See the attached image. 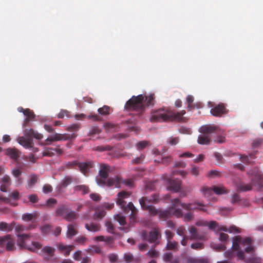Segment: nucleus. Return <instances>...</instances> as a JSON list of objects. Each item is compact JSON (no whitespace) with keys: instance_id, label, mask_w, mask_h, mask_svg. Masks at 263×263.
Wrapping results in <instances>:
<instances>
[{"instance_id":"1","label":"nucleus","mask_w":263,"mask_h":263,"mask_svg":"<svg viewBox=\"0 0 263 263\" xmlns=\"http://www.w3.org/2000/svg\"><path fill=\"white\" fill-rule=\"evenodd\" d=\"M108 171V166L106 165H102L100 171V175L101 177V180L100 181H98V184L99 185L107 184L108 185H115V186L117 187H120L122 183H125L128 185H132V182L128 180L126 182H123L121 181L120 178L118 177H116L114 178L108 179L106 181L105 180L107 177Z\"/></svg>"},{"instance_id":"2","label":"nucleus","mask_w":263,"mask_h":263,"mask_svg":"<svg viewBox=\"0 0 263 263\" xmlns=\"http://www.w3.org/2000/svg\"><path fill=\"white\" fill-rule=\"evenodd\" d=\"M232 246L233 249L237 251V255L240 258H243L242 251L250 252L253 249L250 238H241L238 236L234 238Z\"/></svg>"},{"instance_id":"3","label":"nucleus","mask_w":263,"mask_h":263,"mask_svg":"<svg viewBox=\"0 0 263 263\" xmlns=\"http://www.w3.org/2000/svg\"><path fill=\"white\" fill-rule=\"evenodd\" d=\"M18 245L22 248H25L29 250L37 252L41 247V245L36 242H30L27 235L19 237Z\"/></svg>"},{"instance_id":"4","label":"nucleus","mask_w":263,"mask_h":263,"mask_svg":"<svg viewBox=\"0 0 263 263\" xmlns=\"http://www.w3.org/2000/svg\"><path fill=\"white\" fill-rule=\"evenodd\" d=\"M144 106V97L142 95L133 97L126 104L127 108L139 109Z\"/></svg>"},{"instance_id":"5","label":"nucleus","mask_w":263,"mask_h":263,"mask_svg":"<svg viewBox=\"0 0 263 263\" xmlns=\"http://www.w3.org/2000/svg\"><path fill=\"white\" fill-rule=\"evenodd\" d=\"M172 116L171 113L164 110H159L154 112L151 116L152 121H164Z\"/></svg>"},{"instance_id":"6","label":"nucleus","mask_w":263,"mask_h":263,"mask_svg":"<svg viewBox=\"0 0 263 263\" xmlns=\"http://www.w3.org/2000/svg\"><path fill=\"white\" fill-rule=\"evenodd\" d=\"M129 196V194L124 191L119 193L117 199V204L120 205L121 208H124V199L128 198Z\"/></svg>"},{"instance_id":"7","label":"nucleus","mask_w":263,"mask_h":263,"mask_svg":"<svg viewBox=\"0 0 263 263\" xmlns=\"http://www.w3.org/2000/svg\"><path fill=\"white\" fill-rule=\"evenodd\" d=\"M4 244L6 245L7 249L11 250L13 249V242L11 239L9 237H0V246Z\"/></svg>"},{"instance_id":"8","label":"nucleus","mask_w":263,"mask_h":263,"mask_svg":"<svg viewBox=\"0 0 263 263\" xmlns=\"http://www.w3.org/2000/svg\"><path fill=\"white\" fill-rule=\"evenodd\" d=\"M226 109L222 105H218L211 110V114L215 116H220L226 112Z\"/></svg>"},{"instance_id":"9","label":"nucleus","mask_w":263,"mask_h":263,"mask_svg":"<svg viewBox=\"0 0 263 263\" xmlns=\"http://www.w3.org/2000/svg\"><path fill=\"white\" fill-rule=\"evenodd\" d=\"M217 129L216 127L214 126H204L200 128V132L202 134L208 135L216 130Z\"/></svg>"},{"instance_id":"10","label":"nucleus","mask_w":263,"mask_h":263,"mask_svg":"<svg viewBox=\"0 0 263 263\" xmlns=\"http://www.w3.org/2000/svg\"><path fill=\"white\" fill-rule=\"evenodd\" d=\"M198 142L200 144H208L210 143V139L208 135L202 134L199 136Z\"/></svg>"},{"instance_id":"11","label":"nucleus","mask_w":263,"mask_h":263,"mask_svg":"<svg viewBox=\"0 0 263 263\" xmlns=\"http://www.w3.org/2000/svg\"><path fill=\"white\" fill-rule=\"evenodd\" d=\"M157 199L156 198L154 199H147V198H142L140 200V203L142 207L144 209H147L149 208V205L147 204V203L149 202H153V201H156Z\"/></svg>"},{"instance_id":"12","label":"nucleus","mask_w":263,"mask_h":263,"mask_svg":"<svg viewBox=\"0 0 263 263\" xmlns=\"http://www.w3.org/2000/svg\"><path fill=\"white\" fill-rule=\"evenodd\" d=\"M10 184V179L8 176H4L2 179V182L1 186V189L2 191L5 192L6 187Z\"/></svg>"},{"instance_id":"13","label":"nucleus","mask_w":263,"mask_h":263,"mask_svg":"<svg viewBox=\"0 0 263 263\" xmlns=\"http://www.w3.org/2000/svg\"><path fill=\"white\" fill-rule=\"evenodd\" d=\"M220 229L224 232L238 233L240 232L239 229L235 226H232L229 229L225 227H222Z\"/></svg>"},{"instance_id":"14","label":"nucleus","mask_w":263,"mask_h":263,"mask_svg":"<svg viewBox=\"0 0 263 263\" xmlns=\"http://www.w3.org/2000/svg\"><path fill=\"white\" fill-rule=\"evenodd\" d=\"M6 154L13 159H16L18 156L17 152L14 149L8 148L6 151Z\"/></svg>"},{"instance_id":"15","label":"nucleus","mask_w":263,"mask_h":263,"mask_svg":"<svg viewBox=\"0 0 263 263\" xmlns=\"http://www.w3.org/2000/svg\"><path fill=\"white\" fill-rule=\"evenodd\" d=\"M17 140L18 143L24 147H28L30 145V141L24 137L20 138Z\"/></svg>"},{"instance_id":"16","label":"nucleus","mask_w":263,"mask_h":263,"mask_svg":"<svg viewBox=\"0 0 263 263\" xmlns=\"http://www.w3.org/2000/svg\"><path fill=\"white\" fill-rule=\"evenodd\" d=\"M212 190L217 194H221L226 192L224 189L220 186H214Z\"/></svg>"},{"instance_id":"17","label":"nucleus","mask_w":263,"mask_h":263,"mask_svg":"<svg viewBox=\"0 0 263 263\" xmlns=\"http://www.w3.org/2000/svg\"><path fill=\"white\" fill-rule=\"evenodd\" d=\"M154 100V97L152 95H149L146 96L144 100V105L151 104Z\"/></svg>"},{"instance_id":"18","label":"nucleus","mask_w":263,"mask_h":263,"mask_svg":"<svg viewBox=\"0 0 263 263\" xmlns=\"http://www.w3.org/2000/svg\"><path fill=\"white\" fill-rule=\"evenodd\" d=\"M18 110L20 111H23V112L24 115L26 116H27L29 118H31V117H33V113L28 109L23 110L22 108H19Z\"/></svg>"},{"instance_id":"19","label":"nucleus","mask_w":263,"mask_h":263,"mask_svg":"<svg viewBox=\"0 0 263 263\" xmlns=\"http://www.w3.org/2000/svg\"><path fill=\"white\" fill-rule=\"evenodd\" d=\"M29 134L36 139H41L42 138V136L40 134L34 132L32 129L29 131Z\"/></svg>"},{"instance_id":"20","label":"nucleus","mask_w":263,"mask_h":263,"mask_svg":"<svg viewBox=\"0 0 263 263\" xmlns=\"http://www.w3.org/2000/svg\"><path fill=\"white\" fill-rule=\"evenodd\" d=\"M199 170L198 167L195 166H193L191 169V173L194 176H197L199 174Z\"/></svg>"},{"instance_id":"21","label":"nucleus","mask_w":263,"mask_h":263,"mask_svg":"<svg viewBox=\"0 0 263 263\" xmlns=\"http://www.w3.org/2000/svg\"><path fill=\"white\" fill-rule=\"evenodd\" d=\"M67 233L70 236L74 235L76 233L75 228L73 226H69L68 228Z\"/></svg>"},{"instance_id":"22","label":"nucleus","mask_w":263,"mask_h":263,"mask_svg":"<svg viewBox=\"0 0 263 263\" xmlns=\"http://www.w3.org/2000/svg\"><path fill=\"white\" fill-rule=\"evenodd\" d=\"M108 107L107 106H104L103 108H100L98 109V111L100 114L102 115H106L109 113Z\"/></svg>"},{"instance_id":"23","label":"nucleus","mask_w":263,"mask_h":263,"mask_svg":"<svg viewBox=\"0 0 263 263\" xmlns=\"http://www.w3.org/2000/svg\"><path fill=\"white\" fill-rule=\"evenodd\" d=\"M116 219L118 220L120 224L123 225L125 224V218L123 216L120 215H117L116 216Z\"/></svg>"},{"instance_id":"24","label":"nucleus","mask_w":263,"mask_h":263,"mask_svg":"<svg viewBox=\"0 0 263 263\" xmlns=\"http://www.w3.org/2000/svg\"><path fill=\"white\" fill-rule=\"evenodd\" d=\"M79 167L81 170V171L83 173H85L87 171L88 168V165L85 163H81L79 165Z\"/></svg>"},{"instance_id":"25","label":"nucleus","mask_w":263,"mask_h":263,"mask_svg":"<svg viewBox=\"0 0 263 263\" xmlns=\"http://www.w3.org/2000/svg\"><path fill=\"white\" fill-rule=\"evenodd\" d=\"M228 235L224 232H220L219 234V239L221 241H224L228 238Z\"/></svg>"},{"instance_id":"26","label":"nucleus","mask_w":263,"mask_h":263,"mask_svg":"<svg viewBox=\"0 0 263 263\" xmlns=\"http://www.w3.org/2000/svg\"><path fill=\"white\" fill-rule=\"evenodd\" d=\"M59 248L61 250H65L66 253L67 254H68L71 250V247H70V246H65L63 245H60Z\"/></svg>"},{"instance_id":"27","label":"nucleus","mask_w":263,"mask_h":263,"mask_svg":"<svg viewBox=\"0 0 263 263\" xmlns=\"http://www.w3.org/2000/svg\"><path fill=\"white\" fill-rule=\"evenodd\" d=\"M186 100L188 104V107H190L191 106V104L194 101V97L192 96L189 95L186 97Z\"/></svg>"},{"instance_id":"28","label":"nucleus","mask_w":263,"mask_h":263,"mask_svg":"<svg viewBox=\"0 0 263 263\" xmlns=\"http://www.w3.org/2000/svg\"><path fill=\"white\" fill-rule=\"evenodd\" d=\"M37 180V178L35 177H32L30 179L29 183H28V186L31 187L33 184H34Z\"/></svg>"},{"instance_id":"29","label":"nucleus","mask_w":263,"mask_h":263,"mask_svg":"<svg viewBox=\"0 0 263 263\" xmlns=\"http://www.w3.org/2000/svg\"><path fill=\"white\" fill-rule=\"evenodd\" d=\"M12 174L15 177H17L21 175V173L20 170L15 168L12 170Z\"/></svg>"},{"instance_id":"30","label":"nucleus","mask_w":263,"mask_h":263,"mask_svg":"<svg viewBox=\"0 0 263 263\" xmlns=\"http://www.w3.org/2000/svg\"><path fill=\"white\" fill-rule=\"evenodd\" d=\"M88 230L91 231H96L98 230V227L93 224H91L90 226H87Z\"/></svg>"},{"instance_id":"31","label":"nucleus","mask_w":263,"mask_h":263,"mask_svg":"<svg viewBox=\"0 0 263 263\" xmlns=\"http://www.w3.org/2000/svg\"><path fill=\"white\" fill-rule=\"evenodd\" d=\"M8 228V225L6 223L1 222L0 223V230L2 231L7 230Z\"/></svg>"},{"instance_id":"32","label":"nucleus","mask_w":263,"mask_h":263,"mask_svg":"<svg viewBox=\"0 0 263 263\" xmlns=\"http://www.w3.org/2000/svg\"><path fill=\"white\" fill-rule=\"evenodd\" d=\"M51 186H50L49 185H45L43 187V191L44 193H47L51 192Z\"/></svg>"},{"instance_id":"33","label":"nucleus","mask_w":263,"mask_h":263,"mask_svg":"<svg viewBox=\"0 0 263 263\" xmlns=\"http://www.w3.org/2000/svg\"><path fill=\"white\" fill-rule=\"evenodd\" d=\"M23 219L25 220H31L33 218V215L31 214H25L23 216Z\"/></svg>"},{"instance_id":"34","label":"nucleus","mask_w":263,"mask_h":263,"mask_svg":"<svg viewBox=\"0 0 263 263\" xmlns=\"http://www.w3.org/2000/svg\"><path fill=\"white\" fill-rule=\"evenodd\" d=\"M44 251L49 254H51L53 252V249L49 247H46L44 248Z\"/></svg>"},{"instance_id":"35","label":"nucleus","mask_w":263,"mask_h":263,"mask_svg":"<svg viewBox=\"0 0 263 263\" xmlns=\"http://www.w3.org/2000/svg\"><path fill=\"white\" fill-rule=\"evenodd\" d=\"M158 233L156 232H154L151 233V236L152 237L151 240L154 241L155 240H156L158 237Z\"/></svg>"},{"instance_id":"36","label":"nucleus","mask_w":263,"mask_h":263,"mask_svg":"<svg viewBox=\"0 0 263 263\" xmlns=\"http://www.w3.org/2000/svg\"><path fill=\"white\" fill-rule=\"evenodd\" d=\"M203 207V206L202 205H201V204H200L199 203H198L197 207H193L192 206L190 205V206L188 208L190 210H192V209H194L197 208V209H200L201 210H204V208Z\"/></svg>"},{"instance_id":"37","label":"nucleus","mask_w":263,"mask_h":263,"mask_svg":"<svg viewBox=\"0 0 263 263\" xmlns=\"http://www.w3.org/2000/svg\"><path fill=\"white\" fill-rule=\"evenodd\" d=\"M30 201L32 202H35L37 200L36 197L35 195H31L29 196Z\"/></svg>"},{"instance_id":"38","label":"nucleus","mask_w":263,"mask_h":263,"mask_svg":"<svg viewBox=\"0 0 263 263\" xmlns=\"http://www.w3.org/2000/svg\"><path fill=\"white\" fill-rule=\"evenodd\" d=\"M184 113H185V112L184 111H182L180 114H177V115H175L174 116V117L175 119L180 120L181 119V115H183Z\"/></svg>"},{"instance_id":"39","label":"nucleus","mask_w":263,"mask_h":263,"mask_svg":"<svg viewBox=\"0 0 263 263\" xmlns=\"http://www.w3.org/2000/svg\"><path fill=\"white\" fill-rule=\"evenodd\" d=\"M203 159V156L202 155H200L197 157L196 159H195L194 161L195 162H199L200 161H202Z\"/></svg>"},{"instance_id":"40","label":"nucleus","mask_w":263,"mask_h":263,"mask_svg":"<svg viewBox=\"0 0 263 263\" xmlns=\"http://www.w3.org/2000/svg\"><path fill=\"white\" fill-rule=\"evenodd\" d=\"M192 156V154L189 152L184 153L180 155V157H191Z\"/></svg>"},{"instance_id":"41","label":"nucleus","mask_w":263,"mask_h":263,"mask_svg":"<svg viewBox=\"0 0 263 263\" xmlns=\"http://www.w3.org/2000/svg\"><path fill=\"white\" fill-rule=\"evenodd\" d=\"M90 197L92 199L94 200H98L99 199V196L98 195L96 194H92L90 195Z\"/></svg>"},{"instance_id":"42","label":"nucleus","mask_w":263,"mask_h":263,"mask_svg":"<svg viewBox=\"0 0 263 263\" xmlns=\"http://www.w3.org/2000/svg\"><path fill=\"white\" fill-rule=\"evenodd\" d=\"M128 208L132 211V213L133 214L135 211V207L134 206L133 204L131 203H129L127 205Z\"/></svg>"},{"instance_id":"43","label":"nucleus","mask_w":263,"mask_h":263,"mask_svg":"<svg viewBox=\"0 0 263 263\" xmlns=\"http://www.w3.org/2000/svg\"><path fill=\"white\" fill-rule=\"evenodd\" d=\"M216 141L218 143H222L225 141V138L223 136L219 137L217 138Z\"/></svg>"},{"instance_id":"44","label":"nucleus","mask_w":263,"mask_h":263,"mask_svg":"<svg viewBox=\"0 0 263 263\" xmlns=\"http://www.w3.org/2000/svg\"><path fill=\"white\" fill-rule=\"evenodd\" d=\"M177 142H178V139L175 138H172L170 140V143L173 145L176 144V143H177Z\"/></svg>"},{"instance_id":"45","label":"nucleus","mask_w":263,"mask_h":263,"mask_svg":"<svg viewBox=\"0 0 263 263\" xmlns=\"http://www.w3.org/2000/svg\"><path fill=\"white\" fill-rule=\"evenodd\" d=\"M125 260L130 261L132 258V256L130 254H125L124 255Z\"/></svg>"},{"instance_id":"46","label":"nucleus","mask_w":263,"mask_h":263,"mask_svg":"<svg viewBox=\"0 0 263 263\" xmlns=\"http://www.w3.org/2000/svg\"><path fill=\"white\" fill-rule=\"evenodd\" d=\"M3 140L4 142H9L10 140V136L8 135H4L3 138Z\"/></svg>"},{"instance_id":"47","label":"nucleus","mask_w":263,"mask_h":263,"mask_svg":"<svg viewBox=\"0 0 263 263\" xmlns=\"http://www.w3.org/2000/svg\"><path fill=\"white\" fill-rule=\"evenodd\" d=\"M109 259L111 261L113 262L117 259V256L114 254H111L109 256Z\"/></svg>"},{"instance_id":"48","label":"nucleus","mask_w":263,"mask_h":263,"mask_svg":"<svg viewBox=\"0 0 263 263\" xmlns=\"http://www.w3.org/2000/svg\"><path fill=\"white\" fill-rule=\"evenodd\" d=\"M81 252H79V251L76 252L74 254V259L76 260H78L79 257L81 255Z\"/></svg>"},{"instance_id":"49","label":"nucleus","mask_w":263,"mask_h":263,"mask_svg":"<svg viewBox=\"0 0 263 263\" xmlns=\"http://www.w3.org/2000/svg\"><path fill=\"white\" fill-rule=\"evenodd\" d=\"M201 244L199 243H196L192 245V248L194 249H198L201 247Z\"/></svg>"},{"instance_id":"50","label":"nucleus","mask_w":263,"mask_h":263,"mask_svg":"<svg viewBox=\"0 0 263 263\" xmlns=\"http://www.w3.org/2000/svg\"><path fill=\"white\" fill-rule=\"evenodd\" d=\"M80 189L83 191L84 194L88 192V188L85 186H81Z\"/></svg>"},{"instance_id":"51","label":"nucleus","mask_w":263,"mask_h":263,"mask_svg":"<svg viewBox=\"0 0 263 263\" xmlns=\"http://www.w3.org/2000/svg\"><path fill=\"white\" fill-rule=\"evenodd\" d=\"M167 247L170 249H173L175 247V244L172 242H170L167 244Z\"/></svg>"},{"instance_id":"52","label":"nucleus","mask_w":263,"mask_h":263,"mask_svg":"<svg viewBox=\"0 0 263 263\" xmlns=\"http://www.w3.org/2000/svg\"><path fill=\"white\" fill-rule=\"evenodd\" d=\"M11 196L13 198L16 199L18 197V193L17 192H14L12 193Z\"/></svg>"},{"instance_id":"53","label":"nucleus","mask_w":263,"mask_h":263,"mask_svg":"<svg viewBox=\"0 0 263 263\" xmlns=\"http://www.w3.org/2000/svg\"><path fill=\"white\" fill-rule=\"evenodd\" d=\"M174 202V203L173 204L174 208H176V207H178L179 206L180 203L177 199H175Z\"/></svg>"},{"instance_id":"54","label":"nucleus","mask_w":263,"mask_h":263,"mask_svg":"<svg viewBox=\"0 0 263 263\" xmlns=\"http://www.w3.org/2000/svg\"><path fill=\"white\" fill-rule=\"evenodd\" d=\"M181 130V132L183 133H187V134L190 133V130L187 129L182 128Z\"/></svg>"},{"instance_id":"55","label":"nucleus","mask_w":263,"mask_h":263,"mask_svg":"<svg viewBox=\"0 0 263 263\" xmlns=\"http://www.w3.org/2000/svg\"><path fill=\"white\" fill-rule=\"evenodd\" d=\"M146 145V142H140L139 144V145L141 147H143L145 146Z\"/></svg>"},{"instance_id":"56","label":"nucleus","mask_w":263,"mask_h":263,"mask_svg":"<svg viewBox=\"0 0 263 263\" xmlns=\"http://www.w3.org/2000/svg\"><path fill=\"white\" fill-rule=\"evenodd\" d=\"M181 102L179 100H177L175 102L176 106L179 107L181 106Z\"/></svg>"},{"instance_id":"57","label":"nucleus","mask_w":263,"mask_h":263,"mask_svg":"<svg viewBox=\"0 0 263 263\" xmlns=\"http://www.w3.org/2000/svg\"><path fill=\"white\" fill-rule=\"evenodd\" d=\"M191 215L190 214H187L186 215H185V218H186L187 219H190L191 218Z\"/></svg>"},{"instance_id":"58","label":"nucleus","mask_w":263,"mask_h":263,"mask_svg":"<svg viewBox=\"0 0 263 263\" xmlns=\"http://www.w3.org/2000/svg\"><path fill=\"white\" fill-rule=\"evenodd\" d=\"M44 127L46 129V130H47L48 131H50L51 129L50 127L47 125H45Z\"/></svg>"},{"instance_id":"59","label":"nucleus","mask_w":263,"mask_h":263,"mask_svg":"<svg viewBox=\"0 0 263 263\" xmlns=\"http://www.w3.org/2000/svg\"><path fill=\"white\" fill-rule=\"evenodd\" d=\"M240 159L242 160L243 161H246L247 160V156H242L240 157Z\"/></svg>"},{"instance_id":"60","label":"nucleus","mask_w":263,"mask_h":263,"mask_svg":"<svg viewBox=\"0 0 263 263\" xmlns=\"http://www.w3.org/2000/svg\"><path fill=\"white\" fill-rule=\"evenodd\" d=\"M104 215V213L103 212H102L100 214H98L97 216L98 217H102Z\"/></svg>"},{"instance_id":"61","label":"nucleus","mask_w":263,"mask_h":263,"mask_svg":"<svg viewBox=\"0 0 263 263\" xmlns=\"http://www.w3.org/2000/svg\"><path fill=\"white\" fill-rule=\"evenodd\" d=\"M48 229H49V228L48 226H45L43 228L42 230H43V231L46 232Z\"/></svg>"},{"instance_id":"62","label":"nucleus","mask_w":263,"mask_h":263,"mask_svg":"<svg viewBox=\"0 0 263 263\" xmlns=\"http://www.w3.org/2000/svg\"><path fill=\"white\" fill-rule=\"evenodd\" d=\"M88 262V260L87 258H84L83 259V261L81 263H87Z\"/></svg>"},{"instance_id":"63","label":"nucleus","mask_w":263,"mask_h":263,"mask_svg":"<svg viewBox=\"0 0 263 263\" xmlns=\"http://www.w3.org/2000/svg\"><path fill=\"white\" fill-rule=\"evenodd\" d=\"M55 202V200L54 199H50L49 201H48V203H53Z\"/></svg>"},{"instance_id":"64","label":"nucleus","mask_w":263,"mask_h":263,"mask_svg":"<svg viewBox=\"0 0 263 263\" xmlns=\"http://www.w3.org/2000/svg\"><path fill=\"white\" fill-rule=\"evenodd\" d=\"M178 233L179 235H182L183 234V231L178 230Z\"/></svg>"}]
</instances>
